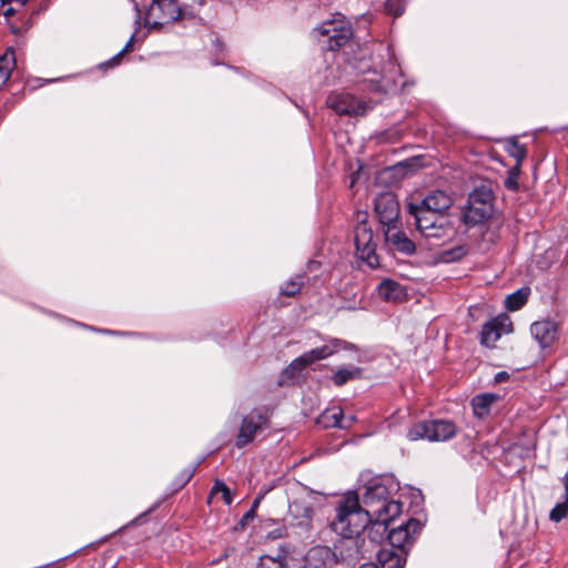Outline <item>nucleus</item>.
Segmentation results:
<instances>
[{"label": "nucleus", "mask_w": 568, "mask_h": 568, "mask_svg": "<svg viewBox=\"0 0 568 568\" xmlns=\"http://www.w3.org/2000/svg\"><path fill=\"white\" fill-rule=\"evenodd\" d=\"M457 433L456 425L450 420L433 419L415 424L407 433L410 440L427 439L429 442H446Z\"/></svg>", "instance_id": "nucleus-6"}, {"label": "nucleus", "mask_w": 568, "mask_h": 568, "mask_svg": "<svg viewBox=\"0 0 568 568\" xmlns=\"http://www.w3.org/2000/svg\"><path fill=\"white\" fill-rule=\"evenodd\" d=\"M14 63L16 61L13 52L6 53L0 57V87L8 81Z\"/></svg>", "instance_id": "nucleus-29"}, {"label": "nucleus", "mask_w": 568, "mask_h": 568, "mask_svg": "<svg viewBox=\"0 0 568 568\" xmlns=\"http://www.w3.org/2000/svg\"><path fill=\"white\" fill-rule=\"evenodd\" d=\"M344 342L334 339L331 344L313 348L295 358L283 372V378H295L311 364L335 354Z\"/></svg>", "instance_id": "nucleus-7"}, {"label": "nucleus", "mask_w": 568, "mask_h": 568, "mask_svg": "<svg viewBox=\"0 0 568 568\" xmlns=\"http://www.w3.org/2000/svg\"><path fill=\"white\" fill-rule=\"evenodd\" d=\"M256 568H287L286 555L280 552L275 556L263 555L260 557V561Z\"/></svg>", "instance_id": "nucleus-28"}, {"label": "nucleus", "mask_w": 568, "mask_h": 568, "mask_svg": "<svg viewBox=\"0 0 568 568\" xmlns=\"http://www.w3.org/2000/svg\"><path fill=\"white\" fill-rule=\"evenodd\" d=\"M394 14H395V16H400V14H402V10H396V11L394 12Z\"/></svg>", "instance_id": "nucleus-45"}, {"label": "nucleus", "mask_w": 568, "mask_h": 568, "mask_svg": "<svg viewBox=\"0 0 568 568\" xmlns=\"http://www.w3.org/2000/svg\"><path fill=\"white\" fill-rule=\"evenodd\" d=\"M382 81L384 82L382 85L378 87V89H385L386 88V84L388 82H393L394 79L393 78H388L385 70H383V75H382Z\"/></svg>", "instance_id": "nucleus-37"}, {"label": "nucleus", "mask_w": 568, "mask_h": 568, "mask_svg": "<svg viewBox=\"0 0 568 568\" xmlns=\"http://www.w3.org/2000/svg\"><path fill=\"white\" fill-rule=\"evenodd\" d=\"M372 518L359 503L356 493H347L336 507V517L333 519L332 529L346 539L347 548L357 547L354 539L364 531Z\"/></svg>", "instance_id": "nucleus-2"}, {"label": "nucleus", "mask_w": 568, "mask_h": 568, "mask_svg": "<svg viewBox=\"0 0 568 568\" xmlns=\"http://www.w3.org/2000/svg\"><path fill=\"white\" fill-rule=\"evenodd\" d=\"M496 399H497V396L494 394H489V393H485V394L475 396L471 400L474 414L477 417L483 418L484 416H486L488 414L491 404Z\"/></svg>", "instance_id": "nucleus-24"}, {"label": "nucleus", "mask_w": 568, "mask_h": 568, "mask_svg": "<svg viewBox=\"0 0 568 568\" xmlns=\"http://www.w3.org/2000/svg\"><path fill=\"white\" fill-rule=\"evenodd\" d=\"M355 420L354 416L345 418L341 407H332L325 409L317 418V424L324 428H341L345 429L351 427Z\"/></svg>", "instance_id": "nucleus-17"}, {"label": "nucleus", "mask_w": 568, "mask_h": 568, "mask_svg": "<svg viewBox=\"0 0 568 568\" xmlns=\"http://www.w3.org/2000/svg\"><path fill=\"white\" fill-rule=\"evenodd\" d=\"M420 529L419 521L409 519L406 524L389 529L387 539L390 548L404 551L406 545L410 544L414 539V534Z\"/></svg>", "instance_id": "nucleus-14"}, {"label": "nucleus", "mask_w": 568, "mask_h": 568, "mask_svg": "<svg viewBox=\"0 0 568 568\" xmlns=\"http://www.w3.org/2000/svg\"><path fill=\"white\" fill-rule=\"evenodd\" d=\"M28 1H29V0H18V3H19L20 6H24V4H27V3H28Z\"/></svg>", "instance_id": "nucleus-43"}, {"label": "nucleus", "mask_w": 568, "mask_h": 568, "mask_svg": "<svg viewBox=\"0 0 568 568\" xmlns=\"http://www.w3.org/2000/svg\"><path fill=\"white\" fill-rule=\"evenodd\" d=\"M14 13V10L12 8H8L6 11H4V16L7 18L11 17L12 14Z\"/></svg>", "instance_id": "nucleus-40"}, {"label": "nucleus", "mask_w": 568, "mask_h": 568, "mask_svg": "<svg viewBox=\"0 0 568 568\" xmlns=\"http://www.w3.org/2000/svg\"><path fill=\"white\" fill-rule=\"evenodd\" d=\"M398 490L393 477H377L365 485L359 503L371 518L394 520L402 513V504L394 498Z\"/></svg>", "instance_id": "nucleus-1"}, {"label": "nucleus", "mask_w": 568, "mask_h": 568, "mask_svg": "<svg viewBox=\"0 0 568 568\" xmlns=\"http://www.w3.org/2000/svg\"><path fill=\"white\" fill-rule=\"evenodd\" d=\"M404 551L393 548H381L377 554L378 568H403L405 565Z\"/></svg>", "instance_id": "nucleus-19"}, {"label": "nucleus", "mask_w": 568, "mask_h": 568, "mask_svg": "<svg viewBox=\"0 0 568 568\" xmlns=\"http://www.w3.org/2000/svg\"><path fill=\"white\" fill-rule=\"evenodd\" d=\"M316 31L327 38V49L335 51L343 48L352 38V27L343 20L341 14L337 18L325 21L316 28Z\"/></svg>", "instance_id": "nucleus-9"}, {"label": "nucleus", "mask_w": 568, "mask_h": 568, "mask_svg": "<svg viewBox=\"0 0 568 568\" xmlns=\"http://www.w3.org/2000/svg\"><path fill=\"white\" fill-rule=\"evenodd\" d=\"M530 334L540 348H547L558 338V324L548 318L536 321L530 325Z\"/></svg>", "instance_id": "nucleus-15"}, {"label": "nucleus", "mask_w": 568, "mask_h": 568, "mask_svg": "<svg viewBox=\"0 0 568 568\" xmlns=\"http://www.w3.org/2000/svg\"><path fill=\"white\" fill-rule=\"evenodd\" d=\"M182 17L176 0H153L150 4L145 22L150 29L162 27Z\"/></svg>", "instance_id": "nucleus-8"}, {"label": "nucleus", "mask_w": 568, "mask_h": 568, "mask_svg": "<svg viewBox=\"0 0 568 568\" xmlns=\"http://www.w3.org/2000/svg\"><path fill=\"white\" fill-rule=\"evenodd\" d=\"M375 213L383 225L390 226L399 216V203L392 192L379 194L375 199Z\"/></svg>", "instance_id": "nucleus-13"}, {"label": "nucleus", "mask_w": 568, "mask_h": 568, "mask_svg": "<svg viewBox=\"0 0 568 568\" xmlns=\"http://www.w3.org/2000/svg\"><path fill=\"white\" fill-rule=\"evenodd\" d=\"M254 508H251L246 514H244L243 518H242V523H246L248 520H252L254 518Z\"/></svg>", "instance_id": "nucleus-38"}, {"label": "nucleus", "mask_w": 568, "mask_h": 568, "mask_svg": "<svg viewBox=\"0 0 568 568\" xmlns=\"http://www.w3.org/2000/svg\"><path fill=\"white\" fill-rule=\"evenodd\" d=\"M416 205L430 213L443 215L453 205V199L443 191H433Z\"/></svg>", "instance_id": "nucleus-16"}, {"label": "nucleus", "mask_w": 568, "mask_h": 568, "mask_svg": "<svg viewBox=\"0 0 568 568\" xmlns=\"http://www.w3.org/2000/svg\"><path fill=\"white\" fill-rule=\"evenodd\" d=\"M354 243L359 260L365 262L371 268H375L379 265L376 255V243L374 242L372 226L367 222L366 212H357L356 214Z\"/></svg>", "instance_id": "nucleus-4"}, {"label": "nucleus", "mask_w": 568, "mask_h": 568, "mask_svg": "<svg viewBox=\"0 0 568 568\" xmlns=\"http://www.w3.org/2000/svg\"><path fill=\"white\" fill-rule=\"evenodd\" d=\"M448 255V260H458L466 254V248L464 246H457L454 250L446 253Z\"/></svg>", "instance_id": "nucleus-35"}, {"label": "nucleus", "mask_w": 568, "mask_h": 568, "mask_svg": "<svg viewBox=\"0 0 568 568\" xmlns=\"http://www.w3.org/2000/svg\"><path fill=\"white\" fill-rule=\"evenodd\" d=\"M322 552H328V549L325 548H314L311 550V554H322Z\"/></svg>", "instance_id": "nucleus-39"}, {"label": "nucleus", "mask_w": 568, "mask_h": 568, "mask_svg": "<svg viewBox=\"0 0 568 568\" xmlns=\"http://www.w3.org/2000/svg\"><path fill=\"white\" fill-rule=\"evenodd\" d=\"M504 376H506V373H499L497 375V379L500 381L501 378H504Z\"/></svg>", "instance_id": "nucleus-44"}, {"label": "nucleus", "mask_w": 568, "mask_h": 568, "mask_svg": "<svg viewBox=\"0 0 568 568\" xmlns=\"http://www.w3.org/2000/svg\"><path fill=\"white\" fill-rule=\"evenodd\" d=\"M408 213L414 217L416 229L420 234L426 232L430 226H433L437 221L444 215H438L425 211L416 205L415 202H410L407 204Z\"/></svg>", "instance_id": "nucleus-18"}, {"label": "nucleus", "mask_w": 568, "mask_h": 568, "mask_svg": "<svg viewBox=\"0 0 568 568\" xmlns=\"http://www.w3.org/2000/svg\"><path fill=\"white\" fill-rule=\"evenodd\" d=\"M359 568H378L377 565L374 564H364Z\"/></svg>", "instance_id": "nucleus-42"}, {"label": "nucleus", "mask_w": 568, "mask_h": 568, "mask_svg": "<svg viewBox=\"0 0 568 568\" xmlns=\"http://www.w3.org/2000/svg\"><path fill=\"white\" fill-rule=\"evenodd\" d=\"M103 333H111V331L104 329ZM112 334H118V332H112Z\"/></svg>", "instance_id": "nucleus-46"}, {"label": "nucleus", "mask_w": 568, "mask_h": 568, "mask_svg": "<svg viewBox=\"0 0 568 568\" xmlns=\"http://www.w3.org/2000/svg\"><path fill=\"white\" fill-rule=\"evenodd\" d=\"M302 283V276H296L285 283L281 290V293L286 296H294L300 292Z\"/></svg>", "instance_id": "nucleus-32"}, {"label": "nucleus", "mask_w": 568, "mask_h": 568, "mask_svg": "<svg viewBox=\"0 0 568 568\" xmlns=\"http://www.w3.org/2000/svg\"><path fill=\"white\" fill-rule=\"evenodd\" d=\"M568 516V495L565 494V500L558 503L550 511L549 518L555 523L561 521Z\"/></svg>", "instance_id": "nucleus-31"}, {"label": "nucleus", "mask_w": 568, "mask_h": 568, "mask_svg": "<svg viewBox=\"0 0 568 568\" xmlns=\"http://www.w3.org/2000/svg\"><path fill=\"white\" fill-rule=\"evenodd\" d=\"M424 237L436 241H446L453 235V227L444 216L422 234Z\"/></svg>", "instance_id": "nucleus-22"}, {"label": "nucleus", "mask_w": 568, "mask_h": 568, "mask_svg": "<svg viewBox=\"0 0 568 568\" xmlns=\"http://www.w3.org/2000/svg\"><path fill=\"white\" fill-rule=\"evenodd\" d=\"M390 521L392 520H381L379 518H372L367 528L365 529L367 530V535L371 542H373L374 545H378L385 539V537H387V534L389 531L388 524Z\"/></svg>", "instance_id": "nucleus-23"}, {"label": "nucleus", "mask_w": 568, "mask_h": 568, "mask_svg": "<svg viewBox=\"0 0 568 568\" xmlns=\"http://www.w3.org/2000/svg\"><path fill=\"white\" fill-rule=\"evenodd\" d=\"M267 425V417L258 410H252L242 419L235 439L237 448H242L254 440L255 436Z\"/></svg>", "instance_id": "nucleus-10"}, {"label": "nucleus", "mask_w": 568, "mask_h": 568, "mask_svg": "<svg viewBox=\"0 0 568 568\" xmlns=\"http://www.w3.org/2000/svg\"><path fill=\"white\" fill-rule=\"evenodd\" d=\"M217 495H221L223 501L226 505H231V503L233 500L231 490L223 480H219V479L215 480V483L211 489L209 500L213 497H216Z\"/></svg>", "instance_id": "nucleus-30"}, {"label": "nucleus", "mask_w": 568, "mask_h": 568, "mask_svg": "<svg viewBox=\"0 0 568 568\" xmlns=\"http://www.w3.org/2000/svg\"><path fill=\"white\" fill-rule=\"evenodd\" d=\"M520 170L518 172L515 171V166L510 170L509 176L505 182V185L509 190H516L518 187L517 179L519 176Z\"/></svg>", "instance_id": "nucleus-34"}, {"label": "nucleus", "mask_w": 568, "mask_h": 568, "mask_svg": "<svg viewBox=\"0 0 568 568\" xmlns=\"http://www.w3.org/2000/svg\"><path fill=\"white\" fill-rule=\"evenodd\" d=\"M133 41V37H131V39L129 40V42L125 44V47L119 52L116 53L114 57H112L110 60H108L106 62L100 64V68L101 69H108V68H113L115 65H118L123 57V54L129 50V48L131 47V43Z\"/></svg>", "instance_id": "nucleus-33"}, {"label": "nucleus", "mask_w": 568, "mask_h": 568, "mask_svg": "<svg viewBox=\"0 0 568 568\" xmlns=\"http://www.w3.org/2000/svg\"><path fill=\"white\" fill-rule=\"evenodd\" d=\"M362 375V368L349 365L338 368L333 375V382L336 386H342L349 381L359 378Z\"/></svg>", "instance_id": "nucleus-25"}, {"label": "nucleus", "mask_w": 568, "mask_h": 568, "mask_svg": "<svg viewBox=\"0 0 568 568\" xmlns=\"http://www.w3.org/2000/svg\"><path fill=\"white\" fill-rule=\"evenodd\" d=\"M386 241L399 253L412 255L416 251L415 243L402 231L385 232Z\"/></svg>", "instance_id": "nucleus-20"}, {"label": "nucleus", "mask_w": 568, "mask_h": 568, "mask_svg": "<svg viewBox=\"0 0 568 568\" xmlns=\"http://www.w3.org/2000/svg\"><path fill=\"white\" fill-rule=\"evenodd\" d=\"M493 213V192L488 186L476 187L468 196V204L463 213L467 225L485 222Z\"/></svg>", "instance_id": "nucleus-5"}, {"label": "nucleus", "mask_w": 568, "mask_h": 568, "mask_svg": "<svg viewBox=\"0 0 568 568\" xmlns=\"http://www.w3.org/2000/svg\"><path fill=\"white\" fill-rule=\"evenodd\" d=\"M529 294V287H521L518 291L509 294L505 300L506 308L511 312L518 311L526 304Z\"/></svg>", "instance_id": "nucleus-26"}, {"label": "nucleus", "mask_w": 568, "mask_h": 568, "mask_svg": "<svg viewBox=\"0 0 568 568\" xmlns=\"http://www.w3.org/2000/svg\"><path fill=\"white\" fill-rule=\"evenodd\" d=\"M513 332V323L507 315H499L483 325L480 343L486 347H494L504 335Z\"/></svg>", "instance_id": "nucleus-12"}, {"label": "nucleus", "mask_w": 568, "mask_h": 568, "mask_svg": "<svg viewBox=\"0 0 568 568\" xmlns=\"http://www.w3.org/2000/svg\"><path fill=\"white\" fill-rule=\"evenodd\" d=\"M4 0H0V8L3 6Z\"/></svg>", "instance_id": "nucleus-47"}, {"label": "nucleus", "mask_w": 568, "mask_h": 568, "mask_svg": "<svg viewBox=\"0 0 568 568\" xmlns=\"http://www.w3.org/2000/svg\"><path fill=\"white\" fill-rule=\"evenodd\" d=\"M377 291L378 295L387 302H400L406 296L404 287L399 283L389 278L382 281Z\"/></svg>", "instance_id": "nucleus-21"}, {"label": "nucleus", "mask_w": 568, "mask_h": 568, "mask_svg": "<svg viewBox=\"0 0 568 568\" xmlns=\"http://www.w3.org/2000/svg\"><path fill=\"white\" fill-rule=\"evenodd\" d=\"M261 499H262V496L257 497V498L254 500L253 506H252V508H254V510H255V509H256V507L258 506V504H260Z\"/></svg>", "instance_id": "nucleus-41"}, {"label": "nucleus", "mask_w": 568, "mask_h": 568, "mask_svg": "<svg viewBox=\"0 0 568 568\" xmlns=\"http://www.w3.org/2000/svg\"><path fill=\"white\" fill-rule=\"evenodd\" d=\"M316 496L307 488L296 486L293 499L288 504V520L303 531L312 528Z\"/></svg>", "instance_id": "nucleus-3"}, {"label": "nucleus", "mask_w": 568, "mask_h": 568, "mask_svg": "<svg viewBox=\"0 0 568 568\" xmlns=\"http://www.w3.org/2000/svg\"><path fill=\"white\" fill-rule=\"evenodd\" d=\"M327 104L336 113L351 116L364 115L369 109V106L364 101L344 92L332 93L327 99Z\"/></svg>", "instance_id": "nucleus-11"}, {"label": "nucleus", "mask_w": 568, "mask_h": 568, "mask_svg": "<svg viewBox=\"0 0 568 568\" xmlns=\"http://www.w3.org/2000/svg\"><path fill=\"white\" fill-rule=\"evenodd\" d=\"M506 151L516 160L515 171L518 172L521 162L527 155L525 146L520 145L516 138H511L507 141Z\"/></svg>", "instance_id": "nucleus-27"}, {"label": "nucleus", "mask_w": 568, "mask_h": 568, "mask_svg": "<svg viewBox=\"0 0 568 568\" xmlns=\"http://www.w3.org/2000/svg\"><path fill=\"white\" fill-rule=\"evenodd\" d=\"M287 535V529L286 527L284 526H281V527H276L275 529L273 530H270L267 532V536L272 539H277V538H282V537H285Z\"/></svg>", "instance_id": "nucleus-36"}]
</instances>
